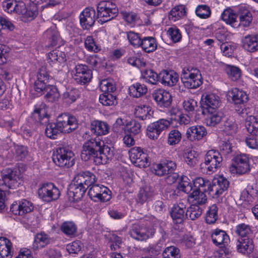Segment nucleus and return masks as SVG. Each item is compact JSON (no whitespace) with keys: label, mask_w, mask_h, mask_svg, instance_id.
I'll use <instances>...</instances> for the list:
<instances>
[{"label":"nucleus","mask_w":258,"mask_h":258,"mask_svg":"<svg viewBox=\"0 0 258 258\" xmlns=\"http://www.w3.org/2000/svg\"><path fill=\"white\" fill-rule=\"evenodd\" d=\"M111 155L110 148L105 145L103 141L91 139L84 144L81 157L84 161L93 158L96 164H105Z\"/></svg>","instance_id":"obj_1"},{"label":"nucleus","mask_w":258,"mask_h":258,"mask_svg":"<svg viewBox=\"0 0 258 258\" xmlns=\"http://www.w3.org/2000/svg\"><path fill=\"white\" fill-rule=\"evenodd\" d=\"M78 127V122L76 117L67 113L59 115L56 123H48L45 128L47 137L55 139L59 133H69Z\"/></svg>","instance_id":"obj_2"},{"label":"nucleus","mask_w":258,"mask_h":258,"mask_svg":"<svg viewBox=\"0 0 258 258\" xmlns=\"http://www.w3.org/2000/svg\"><path fill=\"white\" fill-rule=\"evenodd\" d=\"M181 79L183 85L188 89H196L203 83L200 71L193 68H184L182 70Z\"/></svg>","instance_id":"obj_3"},{"label":"nucleus","mask_w":258,"mask_h":258,"mask_svg":"<svg viewBox=\"0 0 258 258\" xmlns=\"http://www.w3.org/2000/svg\"><path fill=\"white\" fill-rule=\"evenodd\" d=\"M54 163L60 167L69 168L75 163L74 154L66 148H59L56 150L53 155Z\"/></svg>","instance_id":"obj_4"},{"label":"nucleus","mask_w":258,"mask_h":258,"mask_svg":"<svg viewBox=\"0 0 258 258\" xmlns=\"http://www.w3.org/2000/svg\"><path fill=\"white\" fill-rule=\"evenodd\" d=\"M98 17L101 24L108 22L116 16L118 9L109 1L100 2L97 8Z\"/></svg>","instance_id":"obj_5"},{"label":"nucleus","mask_w":258,"mask_h":258,"mask_svg":"<svg viewBox=\"0 0 258 258\" xmlns=\"http://www.w3.org/2000/svg\"><path fill=\"white\" fill-rule=\"evenodd\" d=\"M222 160V157L218 151L209 150L205 156V162L201 164V167L207 169V173L211 174L215 172L221 166Z\"/></svg>","instance_id":"obj_6"},{"label":"nucleus","mask_w":258,"mask_h":258,"mask_svg":"<svg viewBox=\"0 0 258 258\" xmlns=\"http://www.w3.org/2000/svg\"><path fill=\"white\" fill-rule=\"evenodd\" d=\"M88 195L94 202H107L111 197L109 188L102 184L94 183L89 186Z\"/></svg>","instance_id":"obj_7"},{"label":"nucleus","mask_w":258,"mask_h":258,"mask_svg":"<svg viewBox=\"0 0 258 258\" xmlns=\"http://www.w3.org/2000/svg\"><path fill=\"white\" fill-rule=\"evenodd\" d=\"M229 181L223 176L214 178L209 187L208 195L213 198H218L227 190Z\"/></svg>","instance_id":"obj_8"},{"label":"nucleus","mask_w":258,"mask_h":258,"mask_svg":"<svg viewBox=\"0 0 258 258\" xmlns=\"http://www.w3.org/2000/svg\"><path fill=\"white\" fill-rule=\"evenodd\" d=\"M155 231V228L152 226L135 224L130 231V235L137 240L144 241L152 238Z\"/></svg>","instance_id":"obj_9"},{"label":"nucleus","mask_w":258,"mask_h":258,"mask_svg":"<svg viewBox=\"0 0 258 258\" xmlns=\"http://www.w3.org/2000/svg\"><path fill=\"white\" fill-rule=\"evenodd\" d=\"M250 170L249 159L245 154H240L236 156L233 162L229 167V171L232 174L242 175L246 174Z\"/></svg>","instance_id":"obj_10"},{"label":"nucleus","mask_w":258,"mask_h":258,"mask_svg":"<svg viewBox=\"0 0 258 258\" xmlns=\"http://www.w3.org/2000/svg\"><path fill=\"white\" fill-rule=\"evenodd\" d=\"M38 194L43 201L50 202L56 200L60 196V192L53 183H48L41 185L38 189Z\"/></svg>","instance_id":"obj_11"},{"label":"nucleus","mask_w":258,"mask_h":258,"mask_svg":"<svg viewBox=\"0 0 258 258\" xmlns=\"http://www.w3.org/2000/svg\"><path fill=\"white\" fill-rule=\"evenodd\" d=\"M220 103L219 96L213 93H205L201 97V106L206 112L218 110Z\"/></svg>","instance_id":"obj_12"},{"label":"nucleus","mask_w":258,"mask_h":258,"mask_svg":"<svg viewBox=\"0 0 258 258\" xmlns=\"http://www.w3.org/2000/svg\"><path fill=\"white\" fill-rule=\"evenodd\" d=\"M73 77L76 82L81 85L89 82L92 78V73L88 67L82 64L76 65L72 71Z\"/></svg>","instance_id":"obj_13"},{"label":"nucleus","mask_w":258,"mask_h":258,"mask_svg":"<svg viewBox=\"0 0 258 258\" xmlns=\"http://www.w3.org/2000/svg\"><path fill=\"white\" fill-rule=\"evenodd\" d=\"M130 158L133 163L139 167H146L149 165L148 155L140 147H134L128 152Z\"/></svg>","instance_id":"obj_14"},{"label":"nucleus","mask_w":258,"mask_h":258,"mask_svg":"<svg viewBox=\"0 0 258 258\" xmlns=\"http://www.w3.org/2000/svg\"><path fill=\"white\" fill-rule=\"evenodd\" d=\"M170 124V122L168 120L159 119L148 126L147 135L151 139H157L161 132L167 128Z\"/></svg>","instance_id":"obj_15"},{"label":"nucleus","mask_w":258,"mask_h":258,"mask_svg":"<svg viewBox=\"0 0 258 258\" xmlns=\"http://www.w3.org/2000/svg\"><path fill=\"white\" fill-rule=\"evenodd\" d=\"M97 18L93 8H86L79 16L80 25L83 29H89L94 25Z\"/></svg>","instance_id":"obj_16"},{"label":"nucleus","mask_w":258,"mask_h":258,"mask_svg":"<svg viewBox=\"0 0 258 258\" xmlns=\"http://www.w3.org/2000/svg\"><path fill=\"white\" fill-rule=\"evenodd\" d=\"M50 77L46 68L41 67L38 71L36 79L34 84V88L37 92H42L48 84Z\"/></svg>","instance_id":"obj_17"},{"label":"nucleus","mask_w":258,"mask_h":258,"mask_svg":"<svg viewBox=\"0 0 258 258\" xmlns=\"http://www.w3.org/2000/svg\"><path fill=\"white\" fill-rule=\"evenodd\" d=\"M96 181L95 175L89 171L80 172L74 178L73 183L88 188Z\"/></svg>","instance_id":"obj_18"},{"label":"nucleus","mask_w":258,"mask_h":258,"mask_svg":"<svg viewBox=\"0 0 258 258\" xmlns=\"http://www.w3.org/2000/svg\"><path fill=\"white\" fill-rule=\"evenodd\" d=\"M2 174L5 183L9 188H16L19 187L20 180L19 174L16 170L7 168L3 171Z\"/></svg>","instance_id":"obj_19"},{"label":"nucleus","mask_w":258,"mask_h":258,"mask_svg":"<svg viewBox=\"0 0 258 258\" xmlns=\"http://www.w3.org/2000/svg\"><path fill=\"white\" fill-rule=\"evenodd\" d=\"M33 209L32 203L23 199L14 202L11 207V211L16 215L23 216L29 213Z\"/></svg>","instance_id":"obj_20"},{"label":"nucleus","mask_w":258,"mask_h":258,"mask_svg":"<svg viewBox=\"0 0 258 258\" xmlns=\"http://www.w3.org/2000/svg\"><path fill=\"white\" fill-rule=\"evenodd\" d=\"M176 168L174 162L170 160H164L160 163L155 164L153 170L155 174L158 176H163L172 173Z\"/></svg>","instance_id":"obj_21"},{"label":"nucleus","mask_w":258,"mask_h":258,"mask_svg":"<svg viewBox=\"0 0 258 258\" xmlns=\"http://www.w3.org/2000/svg\"><path fill=\"white\" fill-rule=\"evenodd\" d=\"M211 237L213 243L220 248L225 246L230 241L229 237L226 232L219 229L212 231Z\"/></svg>","instance_id":"obj_22"},{"label":"nucleus","mask_w":258,"mask_h":258,"mask_svg":"<svg viewBox=\"0 0 258 258\" xmlns=\"http://www.w3.org/2000/svg\"><path fill=\"white\" fill-rule=\"evenodd\" d=\"M153 97L158 105L161 107H168L172 102V96L170 93L164 90L155 91Z\"/></svg>","instance_id":"obj_23"},{"label":"nucleus","mask_w":258,"mask_h":258,"mask_svg":"<svg viewBox=\"0 0 258 258\" xmlns=\"http://www.w3.org/2000/svg\"><path fill=\"white\" fill-rule=\"evenodd\" d=\"M159 82L164 86L172 87L178 81V75L173 71L163 70L159 73Z\"/></svg>","instance_id":"obj_24"},{"label":"nucleus","mask_w":258,"mask_h":258,"mask_svg":"<svg viewBox=\"0 0 258 258\" xmlns=\"http://www.w3.org/2000/svg\"><path fill=\"white\" fill-rule=\"evenodd\" d=\"M227 96L230 98L235 105H242L248 101V95L244 91L237 88H233L228 91Z\"/></svg>","instance_id":"obj_25"},{"label":"nucleus","mask_w":258,"mask_h":258,"mask_svg":"<svg viewBox=\"0 0 258 258\" xmlns=\"http://www.w3.org/2000/svg\"><path fill=\"white\" fill-rule=\"evenodd\" d=\"M87 188L84 186L72 183L69 188L68 196L70 202H77L83 197Z\"/></svg>","instance_id":"obj_26"},{"label":"nucleus","mask_w":258,"mask_h":258,"mask_svg":"<svg viewBox=\"0 0 258 258\" xmlns=\"http://www.w3.org/2000/svg\"><path fill=\"white\" fill-rule=\"evenodd\" d=\"M207 134L206 128L202 125H194L186 131L187 138L191 141H199Z\"/></svg>","instance_id":"obj_27"},{"label":"nucleus","mask_w":258,"mask_h":258,"mask_svg":"<svg viewBox=\"0 0 258 258\" xmlns=\"http://www.w3.org/2000/svg\"><path fill=\"white\" fill-rule=\"evenodd\" d=\"M110 127L106 122L95 120L91 122L90 130L96 136H103L107 134Z\"/></svg>","instance_id":"obj_28"},{"label":"nucleus","mask_w":258,"mask_h":258,"mask_svg":"<svg viewBox=\"0 0 258 258\" xmlns=\"http://www.w3.org/2000/svg\"><path fill=\"white\" fill-rule=\"evenodd\" d=\"M239 26L243 27L250 26L252 21V15L250 10L245 6H240L238 10Z\"/></svg>","instance_id":"obj_29"},{"label":"nucleus","mask_w":258,"mask_h":258,"mask_svg":"<svg viewBox=\"0 0 258 258\" xmlns=\"http://www.w3.org/2000/svg\"><path fill=\"white\" fill-rule=\"evenodd\" d=\"M188 201L191 205L201 207L207 203V198L204 192L198 189H194L188 195Z\"/></svg>","instance_id":"obj_30"},{"label":"nucleus","mask_w":258,"mask_h":258,"mask_svg":"<svg viewBox=\"0 0 258 258\" xmlns=\"http://www.w3.org/2000/svg\"><path fill=\"white\" fill-rule=\"evenodd\" d=\"M13 247L11 241L6 237H0V258H12Z\"/></svg>","instance_id":"obj_31"},{"label":"nucleus","mask_w":258,"mask_h":258,"mask_svg":"<svg viewBox=\"0 0 258 258\" xmlns=\"http://www.w3.org/2000/svg\"><path fill=\"white\" fill-rule=\"evenodd\" d=\"M50 46H53L56 45L57 43L60 40L59 33L55 25H53L48 29H47L43 34Z\"/></svg>","instance_id":"obj_32"},{"label":"nucleus","mask_w":258,"mask_h":258,"mask_svg":"<svg viewBox=\"0 0 258 258\" xmlns=\"http://www.w3.org/2000/svg\"><path fill=\"white\" fill-rule=\"evenodd\" d=\"M222 20L227 24L233 28L239 27V21L237 20V15L235 11L230 8L225 10L222 15Z\"/></svg>","instance_id":"obj_33"},{"label":"nucleus","mask_w":258,"mask_h":258,"mask_svg":"<svg viewBox=\"0 0 258 258\" xmlns=\"http://www.w3.org/2000/svg\"><path fill=\"white\" fill-rule=\"evenodd\" d=\"M243 48L250 52L258 50V36L256 35H248L242 40Z\"/></svg>","instance_id":"obj_34"},{"label":"nucleus","mask_w":258,"mask_h":258,"mask_svg":"<svg viewBox=\"0 0 258 258\" xmlns=\"http://www.w3.org/2000/svg\"><path fill=\"white\" fill-rule=\"evenodd\" d=\"M134 113L137 117L145 120L151 117L153 111L149 105L139 104L135 107Z\"/></svg>","instance_id":"obj_35"},{"label":"nucleus","mask_w":258,"mask_h":258,"mask_svg":"<svg viewBox=\"0 0 258 258\" xmlns=\"http://www.w3.org/2000/svg\"><path fill=\"white\" fill-rule=\"evenodd\" d=\"M238 242L237 249L239 252L242 253H250L254 248L252 241L250 237L240 238Z\"/></svg>","instance_id":"obj_36"},{"label":"nucleus","mask_w":258,"mask_h":258,"mask_svg":"<svg viewBox=\"0 0 258 258\" xmlns=\"http://www.w3.org/2000/svg\"><path fill=\"white\" fill-rule=\"evenodd\" d=\"M40 94H45V98L49 102H54L59 98V93L55 86L53 85H48L45 87L42 92H38Z\"/></svg>","instance_id":"obj_37"},{"label":"nucleus","mask_w":258,"mask_h":258,"mask_svg":"<svg viewBox=\"0 0 258 258\" xmlns=\"http://www.w3.org/2000/svg\"><path fill=\"white\" fill-rule=\"evenodd\" d=\"M245 125L247 132L252 136L258 135V118L249 115L245 119Z\"/></svg>","instance_id":"obj_38"},{"label":"nucleus","mask_w":258,"mask_h":258,"mask_svg":"<svg viewBox=\"0 0 258 258\" xmlns=\"http://www.w3.org/2000/svg\"><path fill=\"white\" fill-rule=\"evenodd\" d=\"M50 242L49 236L44 232H40L37 234L33 243V247L35 249H40L44 247Z\"/></svg>","instance_id":"obj_39"},{"label":"nucleus","mask_w":258,"mask_h":258,"mask_svg":"<svg viewBox=\"0 0 258 258\" xmlns=\"http://www.w3.org/2000/svg\"><path fill=\"white\" fill-rule=\"evenodd\" d=\"M184 208L183 205H174L171 211L170 215L173 221L177 224L182 223L185 219Z\"/></svg>","instance_id":"obj_40"},{"label":"nucleus","mask_w":258,"mask_h":258,"mask_svg":"<svg viewBox=\"0 0 258 258\" xmlns=\"http://www.w3.org/2000/svg\"><path fill=\"white\" fill-rule=\"evenodd\" d=\"M140 47L145 52L150 53L155 51L157 47L156 39L153 37H144Z\"/></svg>","instance_id":"obj_41"},{"label":"nucleus","mask_w":258,"mask_h":258,"mask_svg":"<svg viewBox=\"0 0 258 258\" xmlns=\"http://www.w3.org/2000/svg\"><path fill=\"white\" fill-rule=\"evenodd\" d=\"M147 90V86L140 83H136L129 87L130 95L137 98L145 94Z\"/></svg>","instance_id":"obj_42"},{"label":"nucleus","mask_w":258,"mask_h":258,"mask_svg":"<svg viewBox=\"0 0 258 258\" xmlns=\"http://www.w3.org/2000/svg\"><path fill=\"white\" fill-rule=\"evenodd\" d=\"M129 43L135 48L140 47L143 38L141 34L133 31L125 32Z\"/></svg>","instance_id":"obj_43"},{"label":"nucleus","mask_w":258,"mask_h":258,"mask_svg":"<svg viewBox=\"0 0 258 258\" xmlns=\"http://www.w3.org/2000/svg\"><path fill=\"white\" fill-rule=\"evenodd\" d=\"M47 59L48 62L50 63L56 62L61 63L66 60V56L63 52L55 49L48 53Z\"/></svg>","instance_id":"obj_44"},{"label":"nucleus","mask_w":258,"mask_h":258,"mask_svg":"<svg viewBox=\"0 0 258 258\" xmlns=\"http://www.w3.org/2000/svg\"><path fill=\"white\" fill-rule=\"evenodd\" d=\"M207 117L205 122L207 125L213 127L219 124L222 120V116L218 110L212 111L211 112H207Z\"/></svg>","instance_id":"obj_45"},{"label":"nucleus","mask_w":258,"mask_h":258,"mask_svg":"<svg viewBox=\"0 0 258 258\" xmlns=\"http://www.w3.org/2000/svg\"><path fill=\"white\" fill-rule=\"evenodd\" d=\"M195 189L199 190L203 192H209V187L210 186L211 182L202 177H197L193 181Z\"/></svg>","instance_id":"obj_46"},{"label":"nucleus","mask_w":258,"mask_h":258,"mask_svg":"<svg viewBox=\"0 0 258 258\" xmlns=\"http://www.w3.org/2000/svg\"><path fill=\"white\" fill-rule=\"evenodd\" d=\"M185 11L184 7L182 6H175L170 11L169 19L173 21L178 20L185 15Z\"/></svg>","instance_id":"obj_47"},{"label":"nucleus","mask_w":258,"mask_h":258,"mask_svg":"<svg viewBox=\"0 0 258 258\" xmlns=\"http://www.w3.org/2000/svg\"><path fill=\"white\" fill-rule=\"evenodd\" d=\"M142 78L145 81L152 85H155L159 82V74H157L152 70H146L142 73Z\"/></svg>","instance_id":"obj_48"},{"label":"nucleus","mask_w":258,"mask_h":258,"mask_svg":"<svg viewBox=\"0 0 258 258\" xmlns=\"http://www.w3.org/2000/svg\"><path fill=\"white\" fill-rule=\"evenodd\" d=\"M236 233L241 238L250 237L252 233L250 226L244 223L238 224L235 228Z\"/></svg>","instance_id":"obj_49"},{"label":"nucleus","mask_w":258,"mask_h":258,"mask_svg":"<svg viewBox=\"0 0 258 258\" xmlns=\"http://www.w3.org/2000/svg\"><path fill=\"white\" fill-rule=\"evenodd\" d=\"M218 208L215 204L211 206L206 213V221L208 224H213L218 219Z\"/></svg>","instance_id":"obj_50"},{"label":"nucleus","mask_w":258,"mask_h":258,"mask_svg":"<svg viewBox=\"0 0 258 258\" xmlns=\"http://www.w3.org/2000/svg\"><path fill=\"white\" fill-rule=\"evenodd\" d=\"M60 229L64 234L68 236H74L77 232V226L71 221L63 222L61 225Z\"/></svg>","instance_id":"obj_51"},{"label":"nucleus","mask_w":258,"mask_h":258,"mask_svg":"<svg viewBox=\"0 0 258 258\" xmlns=\"http://www.w3.org/2000/svg\"><path fill=\"white\" fill-rule=\"evenodd\" d=\"M196 15L201 19H207L211 15V10L209 6L206 5H198L195 10Z\"/></svg>","instance_id":"obj_52"},{"label":"nucleus","mask_w":258,"mask_h":258,"mask_svg":"<svg viewBox=\"0 0 258 258\" xmlns=\"http://www.w3.org/2000/svg\"><path fill=\"white\" fill-rule=\"evenodd\" d=\"M202 212L203 209L201 207L191 205L187 209L185 216L191 220H195L201 216Z\"/></svg>","instance_id":"obj_53"},{"label":"nucleus","mask_w":258,"mask_h":258,"mask_svg":"<svg viewBox=\"0 0 258 258\" xmlns=\"http://www.w3.org/2000/svg\"><path fill=\"white\" fill-rule=\"evenodd\" d=\"M225 71L228 76V78L232 81L238 80L241 76L240 70L235 66L227 65L225 68Z\"/></svg>","instance_id":"obj_54"},{"label":"nucleus","mask_w":258,"mask_h":258,"mask_svg":"<svg viewBox=\"0 0 258 258\" xmlns=\"http://www.w3.org/2000/svg\"><path fill=\"white\" fill-rule=\"evenodd\" d=\"M153 192L149 187L141 188L138 194V200L140 202L143 203L152 199Z\"/></svg>","instance_id":"obj_55"},{"label":"nucleus","mask_w":258,"mask_h":258,"mask_svg":"<svg viewBox=\"0 0 258 258\" xmlns=\"http://www.w3.org/2000/svg\"><path fill=\"white\" fill-rule=\"evenodd\" d=\"M100 88L104 93H112L116 90L114 82L111 79L102 80L100 84Z\"/></svg>","instance_id":"obj_56"},{"label":"nucleus","mask_w":258,"mask_h":258,"mask_svg":"<svg viewBox=\"0 0 258 258\" xmlns=\"http://www.w3.org/2000/svg\"><path fill=\"white\" fill-rule=\"evenodd\" d=\"M179 249L175 246L167 247L163 252V258H180Z\"/></svg>","instance_id":"obj_57"},{"label":"nucleus","mask_w":258,"mask_h":258,"mask_svg":"<svg viewBox=\"0 0 258 258\" xmlns=\"http://www.w3.org/2000/svg\"><path fill=\"white\" fill-rule=\"evenodd\" d=\"M181 139V134L175 129L171 130L168 137L167 143L169 145L177 144Z\"/></svg>","instance_id":"obj_58"},{"label":"nucleus","mask_w":258,"mask_h":258,"mask_svg":"<svg viewBox=\"0 0 258 258\" xmlns=\"http://www.w3.org/2000/svg\"><path fill=\"white\" fill-rule=\"evenodd\" d=\"M179 190L186 194H189L192 190V184L190 182V180L186 176H181L180 181L178 184Z\"/></svg>","instance_id":"obj_59"},{"label":"nucleus","mask_w":258,"mask_h":258,"mask_svg":"<svg viewBox=\"0 0 258 258\" xmlns=\"http://www.w3.org/2000/svg\"><path fill=\"white\" fill-rule=\"evenodd\" d=\"M79 96L78 90L73 89L64 92L63 94V99L68 103L75 102Z\"/></svg>","instance_id":"obj_60"},{"label":"nucleus","mask_w":258,"mask_h":258,"mask_svg":"<svg viewBox=\"0 0 258 258\" xmlns=\"http://www.w3.org/2000/svg\"><path fill=\"white\" fill-rule=\"evenodd\" d=\"M99 101L101 104L105 106H111L116 102L115 96L108 93H104L101 95L99 97Z\"/></svg>","instance_id":"obj_61"},{"label":"nucleus","mask_w":258,"mask_h":258,"mask_svg":"<svg viewBox=\"0 0 258 258\" xmlns=\"http://www.w3.org/2000/svg\"><path fill=\"white\" fill-rule=\"evenodd\" d=\"M85 46L86 48L90 51L97 52L101 50V46L95 43L91 36L86 37L85 40Z\"/></svg>","instance_id":"obj_62"},{"label":"nucleus","mask_w":258,"mask_h":258,"mask_svg":"<svg viewBox=\"0 0 258 258\" xmlns=\"http://www.w3.org/2000/svg\"><path fill=\"white\" fill-rule=\"evenodd\" d=\"M46 111L43 105L39 107L36 106L32 113L33 117L38 122H41L43 118L46 117Z\"/></svg>","instance_id":"obj_63"},{"label":"nucleus","mask_w":258,"mask_h":258,"mask_svg":"<svg viewBox=\"0 0 258 258\" xmlns=\"http://www.w3.org/2000/svg\"><path fill=\"white\" fill-rule=\"evenodd\" d=\"M167 34L174 43L180 41L182 37L180 30L176 27L169 28L167 31Z\"/></svg>","instance_id":"obj_64"}]
</instances>
